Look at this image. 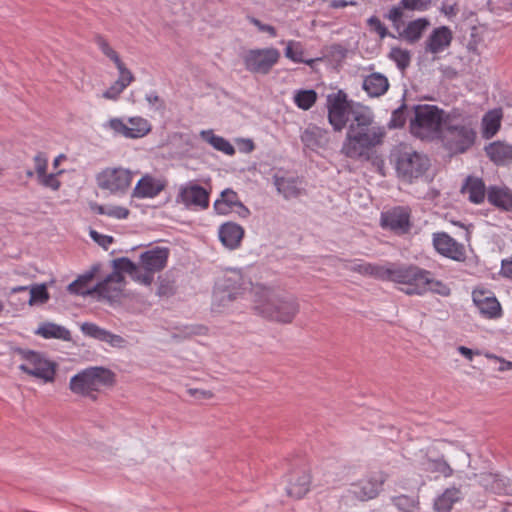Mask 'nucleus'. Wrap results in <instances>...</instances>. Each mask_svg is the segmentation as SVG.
<instances>
[{
  "label": "nucleus",
  "mask_w": 512,
  "mask_h": 512,
  "mask_svg": "<svg viewBox=\"0 0 512 512\" xmlns=\"http://www.w3.org/2000/svg\"><path fill=\"white\" fill-rule=\"evenodd\" d=\"M328 122L335 132L347 127L341 154L356 161H369L384 143L385 127L375 121L372 109L348 99L343 90L327 96Z\"/></svg>",
  "instance_id": "f257e3e1"
},
{
  "label": "nucleus",
  "mask_w": 512,
  "mask_h": 512,
  "mask_svg": "<svg viewBox=\"0 0 512 512\" xmlns=\"http://www.w3.org/2000/svg\"><path fill=\"white\" fill-rule=\"evenodd\" d=\"M254 312L270 321L289 324L299 312L300 306L296 297L279 294L263 286L251 289Z\"/></svg>",
  "instance_id": "f03ea898"
},
{
  "label": "nucleus",
  "mask_w": 512,
  "mask_h": 512,
  "mask_svg": "<svg viewBox=\"0 0 512 512\" xmlns=\"http://www.w3.org/2000/svg\"><path fill=\"white\" fill-rule=\"evenodd\" d=\"M477 119L454 109L445 116L442 141L452 155L470 150L477 139Z\"/></svg>",
  "instance_id": "7ed1b4c3"
},
{
  "label": "nucleus",
  "mask_w": 512,
  "mask_h": 512,
  "mask_svg": "<svg viewBox=\"0 0 512 512\" xmlns=\"http://www.w3.org/2000/svg\"><path fill=\"white\" fill-rule=\"evenodd\" d=\"M115 383L116 375L113 371L103 366H91L71 377L69 389L76 395L96 401V393L114 386Z\"/></svg>",
  "instance_id": "20e7f679"
},
{
  "label": "nucleus",
  "mask_w": 512,
  "mask_h": 512,
  "mask_svg": "<svg viewBox=\"0 0 512 512\" xmlns=\"http://www.w3.org/2000/svg\"><path fill=\"white\" fill-rule=\"evenodd\" d=\"M414 118L410 121L411 132L424 139L434 137L444 128L446 114L437 106L420 104L415 105Z\"/></svg>",
  "instance_id": "39448f33"
},
{
  "label": "nucleus",
  "mask_w": 512,
  "mask_h": 512,
  "mask_svg": "<svg viewBox=\"0 0 512 512\" xmlns=\"http://www.w3.org/2000/svg\"><path fill=\"white\" fill-rule=\"evenodd\" d=\"M388 479V475L383 471L372 472L365 478L359 480L351 485V489H348L346 494L341 496H334L339 504V510L341 509L342 503L345 502L349 497H354L361 502H367L377 498L383 491V486Z\"/></svg>",
  "instance_id": "423d86ee"
},
{
  "label": "nucleus",
  "mask_w": 512,
  "mask_h": 512,
  "mask_svg": "<svg viewBox=\"0 0 512 512\" xmlns=\"http://www.w3.org/2000/svg\"><path fill=\"white\" fill-rule=\"evenodd\" d=\"M427 276H429V270L415 264L395 262L391 282L406 285L407 288L402 289L406 295L422 296L425 294L424 281Z\"/></svg>",
  "instance_id": "0eeeda50"
},
{
  "label": "nucleus",
  "mask_w": 512,
  "mask_h": 512,
  "mask_svg": "<svg viewBox=\"0 0 512 512\" xmlns=\"http://www.w3.org/2000/svg\"><path fill=\"white\" fill-rule=\"evenodd\" d=\"M429 159L413 150H399L395 155V168L399 177L411 182L421 177L429 168Z\"/></svg>",
  "instance_id": "6e6552de"
},
{
  "label": "nucleus",
  "mask_w": 512,
  "mask_h": 512,
  "mask_svg": "<svg viewBox=\"0 0 512 512\" xmlns=\"http://www.w3.org/2000/svg\"><path fill=\"white\" fill-rule=\"evenodd\" d=\"M15 352L27 362L19 366L21 371L45 382H52L54 380L55 364L45 359L41 353L22 348H16Z\"/></svg>",
  "instance_id": "1a4fd4ad"
},
{
  "label": "nucleus",
  "mask_w": 512,
  "mask_h": 512,
  "mask_svg": "<svg viewBox=\"0 0 512 512\" xmlns=\"http://www.w3.org/2000/svg\"><path fill=\"white\" fill-rule=\"evenodd\" d=\"M280 52L274 47L250 49L242 55L245 69L253 74L267 75L280 59Z\"/></svg>",
  "instance_id": "9d476101"
},
{
  "label": "nucleus",
  "mask_w": 512,
  "mask_h": 512,
  "mask_svg": "<svg viewBox=\"0 0 512 512\" xmlns=\"http://www.w3.org/2000/svg\"><path fill=\"white\" fill-rule=\"evenodd\" d=\"M133 174L130 170L121 167L106 168L96 176L100 189L108 190L111 194L122 195L130 188Z\"/></svg>",
  "instance_id": "9b49d317"
},
{
  "label": "nucleus",
  "mask_w": 512,
  "mask_h": 512,
  "mask_svg": "<svg viewBox=\"0 0 512 512\" xmlns=\"http://www.w3.org/2000/svg\"><path fill=\"white\" fill-rule=\"evenodd\" d=\"M210 193L207 189L194 181L181 185L176 196V202L186 208L197 207L207 209L209 207Z\"/></svg>",
  "instance_id": "f8f14e48"
},
{
  "label": "nucleus",
  "mask_w": 512,
  "mask_h": 512,
  "mask_svg": "<svg viewBox=\"0 0 512 512\" xmlns=\"http://www.w3.org/2000/svg\"><path fill=\"white\" fill-rule=\"evenodd\" d=\"M433 246L435 250L444 257L460 262L466 259L464 245L458 243L446 232L433 234Z\"/></svg>",
  "instance_id": "ddd939ff"
},
{
  "label": "nucleus",
  "mask_w": 512,
  "mask_h": 512,
  "mask_svg": "<svg viewBox=\"0 0 512 512\" xmlns=\"http://www.w3.org/2000/svg\"><path fill=\"white\" fill-rule=\"evenodd\" d=\"M381 226L399 234L407 233L411 227L410 213L404 207H394L381 214Z\"/></svg>",
  "instance_id": "4468645a"
},
{
  "label": "nucleus",
  "mask_w": 512,
  "mask_h": 512,
  "mask_svg": "<svg viewBox=\"0 0 512 512\" xmlns=\"http://www.w3.org/2000/svg\"><path fill=\"white\" fill-rule=\"evenodd\" d=\"M169 254L170 250L167 247H153L140 255V265L155 274L166 267Z\"/></svg>",
  "instance_id": "2eb2a0df"
},
{
  "label": "nucleus",
  "mask_w": 512,
  "mask_h": 512,
  "mask_svg": "<svg viewBox=\"0 0 512 512\" xmlns=\"http://www.w3.org/2000/svg\"><path fill=\"white\" fill-rule=\"evenodd\" d=\"M80 329L85 336L108 343L112 347L122 348L126 344V340L122 336L113 334L95 323L84 322Z\"/></svg>",
  "instance_id": "dca6fc26"
},
{
  "label": "nucleus",
  "mask_w": 512,
  "mask_h": 512,
  "mask_svg": "<svg viewBox=\"0 0 512 512\" xmlns=\"http://www.w3.org/2000/svg\"><path fill=\"white\" fill-rule=\"evenodd\" d=\"M434 450L427 448L426 451L421 450L423 454L419 460V465L422 470L430 473H440L444 477L453 475V469L443 457H435Z\"/></svg>",
  "instance_id": "f3484780"
},
{
  "label": "nucleus",
  "mask_w": 512,
  "mask_h": 512,
  "mask_svg": "<svg viewBox=\"0 0 512 512\" xmlns=\"http://www.w3.org/2000/svg\"><path fill=\"white\" fill-rule=\"evenodd\" d=\"M123 281V274L112 272L92 287L93 294L96 293L102 298L112 300L120 295L122 290L120 285Z\"/></svg>",
  "instance_id": "a211bd4d"
},
{
  "label": "nucleus",
  "mask_w": 512,
  "mask_h": 512,
  "mask_svg": "<svg viewBox=\"0 0 512 512\" xmlns=\"http://www.w3.org/2000/svg\"><path fill=\"white\" fill-rule=\"evenodd\" d=\"M302 143L309 149H326L330 143L328 130L316 125H309L300 136Z\"/></svg>",
  "instance_id": "6ab92c4d"
},
{
  "label": "nucleus",
  "mask_w": 512,
  "mask_h": 512,
  "mask_svg": "<svg viewBox=\"0 0 512 512\" xmlns=\"http://www.w3.org/2000/svg\"><path fill=\"white\" fill-rule=\"evenodd\" d=\"M487 157L497 166H507L512 163V144L505 141H494L484 147Z\"/></svg>",
  "instance_id": "aec40b11"
},
{
  "label": "nucleus",
  "mask_w": 512,
  "mask_h": 512,
  "mask_svg": "<svg viewBox=\"0 0 512 512\" xmlns=\"http://www.w3.org/2000/svg\"><path fill=\"white\" fill-rule=\"evenodd\" d=\"M453 39L452 31L447 26L435 28L425 42V51L438 54L450 46Z\"/></svg>",
  "instance_id": "412c9836"
},
{
  "label": "nucleus",
  "mask_w": 512,
  "mask_h": 512,
  "mask_svg": "<svg viewBox=\"0 0 512 512\" xmlns=\"http://www.w3.org/2000/svg\"><path fill=\"white\" fill-rule=\"evenodd\" d=\"M165 182L151 175H144L133 189L132 196L136 198H154L165 189Z\"/></svg>",
  "instance_id": "4be33fe9"
},
{
  "label": "nucleus",
  "mask_w": 512,
  "mask_h": 512,
  "mask_svg": "<svg viewBox=\"0 0 512 512\" xmlns=\"http://www.w3.org/2000/svg\"><path fill=\"white\" fill-rule=\"evenodd\" d=\"M310 484L311 476L308 472H295L291 475L286 488L287 495L294 499H301L309 492Z\"/></svg>",
  "instance_id": "5701e85b"
},
{
  "label": "nucleus",
  "mask_w": 512,
  "mask_h": 512,
  "mask_svg": "<svg viewBox=\"0 0 512 512\" xmlns=\"http://www.w3.org/2000/svg\"><path fill=\"white\" fill-rule=\"evenodd\" d=\"M243 236L244 229L234 222H226L219 228V239L229 249L239 247Z\"/></svg>",
  "instance_id": "b1692460"
},
{
  "label": "nucleus",
  "mask_w": 512,
  "mask_h": 512,
  "mask_svg": "<svg viewBox=\"0 0 512 512\" xmlns=\"http://www.w3.org/2000/svg\"><path fill=\"white\" fill-rule=\"evenodd\" d=\"M487 200L502 211L512 212V191L507 187L490 186L487 190Z\"/></svg>",
  "instance_id": "393cba45"
},
{
  "label": "nucleus",
  "mask_w": 512,
  "mask_h": 512,
  "mask_svg": "<svg viewBox=\"0 0 512 512\" xmlns=\"http://www.w3.org/2000/svg\"><path fill=\"white\" fill-rule=\"evenodd\" d=\"M362 88L369 97H380L389 89V81L385 75L374 72L364 78Z\"/></svg>",
  "instance_id": "a878e982"
},
{
  "label": "nucleus",
  "mask_w": 512,
  "mask_h": 512,
  "mask_svg": "<svg viewBox=\"0 0 512 512\" xmlns=\"http://www.w3.org/2000/svg\"><path fill=\"white\" fill-rule=\"evenodd\" d=\"M473 301L480 313L487 318H499L502 314L501 305L494 296H485L482 292L480 294L474 293Z\"/></svg>",
  "instance_id": "bb28decb"
},
{
  "label": "nucleus",
  "mask_w": 512,
  "mask_h": 512,
  "mask_svg": "<svg viewBox=\"0 0 512 512\" xmlns=\"http://www.w3.org/2000/svg\"><path fill=\"white\" fill-rule=\"evenodd\" d=\"M430 22L426 18H418L410 21L407 26L399 32V38L410 44L416 43L421 39L424 31L428 28Z\"/></svg>",
  "instance_id": "cd10ccee"
},
{
  "label": "nucleus",
  "mask_w": 512,
  "mask_h": 512,
  "mask_svg": "<svg viewBox=\"0 0 512 512\" xmlns=\"http://www.w3.org/2000/svg\"><path fill=\"white\" fill-rule=\"evenodd\" d=\"M462 192L468 194L470 202L480 204L484 201L486 195L484 181L478 177L468 176L465 184L462 186Z\"/></svg>",
  "instance_id": "c85d7f7f"
},
{
  "label": "nucleus",
  "mask_w": 512,
  "mask_h": 512,
  "mask_svg": "<svg viewBox=\"0 0 512 512\" xmlns=\"http://www.w3.org/2000/svg\"><path fill=\"white\" fill-rule=\"evenodd\" d=\"M502 110L493 109L488 111L482 118V136L485 139L494 137L501 127Z\"/></svg>",
  "instance_id": "c756f323"
},
{
  "label": "nucleus",
  "mask_w": 512,
  "mask_h": 512,
  "mask_svg": "<svg viewBox=\"0 0 512 512\" xmlns=\"http://www.w3.org/2000/svg\"><path fill=\"white\" fill-rule=\"evenodd\" d=\"M463 498L460 488H447L440 496L435 499L434 508L438 512H450L453 505Z\"/></svg>",
  "instance_id": "7c9ffc66"
},
{
  "label": "nucleus",
  "mask_w": 512,
  "mask_h": 512,
  "mask_svg": "<svg viewBox=\"0 0 512 512\" xmlns=\"http://www.w3.org/2000/svg\"><path fill=\"white\" fill-rule=\"evenodd\" d=\"M36 335H40L45 339H60L63 341L71 340V333L65 327L52 322H45L41 324L35 331Z\"/></svg>",
  "instance_id": "2f4dec72"
},
{
  "label": "nucleus",
  "mask_w": 512,
  "mask_h": 512,
  "mask_svg": "<svg viewBox=\"0 0 512 512\" xmlns=\"http://www.w3.org/2000/svg\"><path fill=\"white\" fill-rule=\"evenodd\" d=\"M274 185L277 191L287 200L299 197L304 191L298 186L295 178L274 177Z\"/></svg>",
  "instance_id": "473e14b6"
},
{
  "label": "nucleus",
  "mask_w": 512,
  "mask_h": 512,
  "mask_svg": "<svg viewBox=\"0 0 512 512\" xmlns=\"http://www.w3.org/2000/svg\"><path fill=\"white\" fill-rule=\"evenodd\" d=\"M226 284L223 287H219L214 292V300L221 306H227L229 303L238 299L243 294L241 287H233L230 289L231 278L226 279Z\"/></svg>",
  "instance_id": "72a5a7b5"
},
{
  "label": "nucleus",
  "mask_w": 512,
  "mask_h": 512,
  "mask_svg": "<svg viewBox=\"0 0 512 512\" xmlns=\"http://www.w3.org/2000/svg\"><path fill=\"white\" fill-rule=\"evenodd\" d=\"M96 268L92 271L86 272L85 274L79 276L76 280L70 283L67 287V290L70 294L79 295V296H88L92 295V288H89V283L93 280L95 276Z\"/></svg>",
  "instance_id": "f704fd0d"
},
{
  "label": "nucleus",
  "mask_w": 512,
  "mask_h": 512,
  "mask_svg": "<svg viewBox=\"0 0 512 512\" xmlns=\"http://www.w3.org/2000/svg\"><path fill=\"white\" fill-rule=\"evenodd\" d=\"M201 137L214 149L223 152L226 155L233 156L236 152L235 148L228 140L224 137L215 135L212 130L202 131Z\"/></svg>",
  "instance_id": "c9c22d12"
},
{
  "label": "nucleus",
  "mask_w": 512,
  "mask_h": 512,
  "mask_svg": "<svg viewBox=\"0 0 512 512\" xmlns=\"http://www.w3.org/2000/svg\"><path fill=\"white\" fill-rule=\"evenodd\" d=\"M394 264L395 262H387L385 265L371 263L368 276L380 281H392Z\"/></svg>",
  "instance_id": "e433bc0d"
},
{
  "label": "nucleus",
  "mask_w": 512,
  "mask_h": 512,
  "mask_svg": "<svg viewBox=\"0 0 512 512\" xmlns=\"http://www.w3.org/2000/svg\"><path fill=\"white\" fill-rule=\"evenodd\" d=\"M433 273L429 271V276L426 277L424 281L425 293L432 292L434 294L440 295L442 297H448L451 294L450 287L442 282L441 280H436L433 277Z\"/></svg>",
  "instance_id": "4c0bfd02"
},
{
  "label": "nucleus",
  "mask_w": 512,
  "mask_h": 512,
  "mask_svg": "<svg viewBox=\"0 0 512 512\" xmlns=\"http://www.w3.org/2000/svg\"><path fill=\"white\" fill-rule=\"evenodd\" d=\"M50 296L45 283L36 284L29 289V305L44 304L49 300Z\"/></svg>",
  "instance_id": "58836bf2"
},
{
  "label": "nucleus",
  "mask_w": 512,
  "mask_h": 512,
  "mask_svg": "<svg viewBox=\"0 0 512 512\" xmlns=\"http://www.w3.org/2000/svg\"><path fill=\"white\" fill-rule=\"evenodd\" d=\"M295 104L303 109H310L317 101V93L313 89L299 90L294 96Z\"/></svg>",
  "instance_id": "ea45409f"
},
{
  "label": "nucleus",
  "mask_w": 512,
  "mask_h": 512,
  "mask_svg": "<svg viewBox=\"0 0 512 512\" xmlns=\"http://www.w3.org/2000/svg\"><path fill=\"white\" fill-rule=\"evenodd\" d=\"M129 124V128L131 129L132 133V139L143 137L151 130L150 123L142 117L130 118Z\"/></svg>",
  "instance_id": "a19ab883"
},
{
  "label": "nucleus",
  "mask_w": 512,
  "mask_h": 512,
  "mask_svg": "<svg viewBox=\"0 0 512 512\" xmlns=\"http://www.w3.org/2000/svg\"><path fill=\"white\" fill-rule=\"evenodd\" d=\"M392 502L401 512H415L419 505L416 498L408 495L392 497Z\"/></svg>",
  "instance_id": "79ce46f5"
},
{
  "label": "nucleus",
  "mask_w": 512,
  "mask_h": 512,
  "mask_svg": "<svg viewBox=\"0 0 512 512\" xmlns=\"http://www.w3.org/2000/svg\"><path fill=\"white\" fill-rule=\"evenodd\" d=\"M389 57L396 63L397 67L402 71L405 70L410 65L411 55L408 50H404L399 47H394L391 49Z\"/></svg>",
  "instance_id": "37998d69"
},
{
  "label": "nucleus",
  "mask_w": 512,
  "mask_h": 512,
  "mask_svg": "<svg viewBox=\"0 0 512 512\" xmlns=\"http://www.w3.org/2000/svg\"><path fill=\"white\" fill-rule=\"evenodd\" d=\"M94 42L98 45L102 53L108 57L114 64L119 62L120 57L116 51H114L108 41L100 34L94 36Z\"/></svg>",
  "instance_id": "c03bdc74"
},
{
  "label": "nucleus",
  "mask_w": 512,
  "mask_h": 512,
  "mask_svg": "<svg viewBox=\"0 0 512 512\" xmlns=\"http://www.w3.org/2000/svg\"><path fill=\"white\" fill-rule=\"evenodd\" d=\"M303 48L300 42L297 41H289L287 43L286 49H285V56L289 58L290 60L301 63L304 62L303 59Z\"/></svg>",
  "instance_id": "a18cd8bd"
},
{
  "label": "nucleus",
  "mask_w": 512,
  "mask_h": 512,
  "mask_svg": "<svg viewBox=\"0 0 512 512\" xmlns=\"http://www.w3.org/2000/svg\"><path fill=\"white\" fill-rule=\"evenodd\" d=\"M367 25L369 26L370 30L377 33L381 39H384L385 37H396L394 34L388 31L386 26L377 16H371L368 18Z\"/></svg>",
  "instance_id": "49530a36"
},
{
  "label": "nucleus",
  "mask_w": 512,
  "mask_h": 512,
  "mask_svg": "<svg viewBox=\"0 0 512 512\" xmlns=\"http://www.w3.org/2000/svg\"><path fill=\"white\" fill-rule=\"evenodd\" d=\"M112 264L115 269L113 272H119L121 274L123 272H125V273L129 274L130 276L132 275V273L136 272L137 265L127 257H121V258L114 259L112 261Z\"/></svg>",
  "instance_id": "de8ad7c7"
},
{
  "label": "nucleus",
  "mask_w": 512,
  "mask_h": 512,
  "mask_svg": "<svg viewBox=\"0 0 512 512\" xmlns=\"http://www.w3.org/2000/svg\"><path fill=\"white\" fill-rule=\"evenodd\" d=\"M406 104H402L400 107L392 112L391 119L389 121V128H402L406 123Z\"/></svg>",
  "instance_id": "09e8293b"
},
{
  "label": "nucleus",
  "mask_w": 512,
  "mask_h": 512,
  "mask_svg": "<svg viewBox=\"0 0 512 512\" xmlns=\"http://www.w3.org/2000/svg\"><path fill=\"white\" fill-rule=\"evenodd\" d=\"M36 177L41 186L50 188L53 191H57L61 186V182L58 180L57 174L55 173L47 174V172H45Z\"/></svg>",
  "instance_id": "8fccbe9b"
},
{
  "label": "nucleus",
  "mask_w": 512,
  "mask_h": 512,
  "mask_svg": "<svg viewBox=\"0 0 512 512\" xmlns=\"http://www.w3.org/2000/svg\"><path fill=\"white\" fill-rule=\"evenodd\" d=\"M115 65L119 71V77L116 81L120 84H123L124 87L129 86L134 81V75L125 66L121 59L119 60V62H116Z\"/></svg>",
  "instance_id": "3c124183"
},
{
  "label": "nucleus",
  "mask_w": 512,
  "mask_h": 512,
  "mask_svg": "<svg viewBox=\"0 0 512 512\" xmlns=\"http://www.w3.org/2000/svg\"><path fill=\"white\" fill-rule=\"evenodd\" d=\"M131 277L143 285H150L154 280V274L151 271L145 270L142 266H136V272L132 273Z\"/></svg>",
  "instance_id": "603ef678"
},
{
  "label": "nucleus",
  "mask_w": 512,
  "mask_h": 512,
  "mask_svg": "<svg viewBox=\"0 0 512 512\" xmlns=\"http://www.w3.org/2000/svg\"><path fill=\"white\" fill-rule=\"evenodd\" d=\"M109 127L117 134H121L126 138L132 139L131 129L121 119H118V118L111 119L109 121Z\"/></svg>",
  "instance_id": "864d4df0"
},
{
  "label": "nucleus",
  "mask_w": 512,
  "mask_h": 512,
  "mask_svg": "<svg viewBox=\"0 0 512 512\" xmlns=\"http://www.w3.org/2000/svg\"><path fill=\"white\" fill-rule=\"evenodd\" d=\"M401 5L407 10L425 11L430 5V0H401Z\"/></svg>",
  "instance_id": "5fc2aeb1"
},
{
  "label": "nucleus",
  "mask_w": 512,
  "mask_h": 512,
  "mask_svg": "<svg viewBox=\"0 0 512 512\" xmlns=\"http://www.w3.org/2000/svg\"><path fill=\"white\" fill-rule=\"evenodd\" d=\"M482 481L485 486H487L488 483H491V490L495 493H502L504 490L502 480L499 479V476L496 474H488L482 477Z\"/></svg>",
  "instance_id": "6e6d98bb"
},
{
  "label": "nucleus",
  "mask_w": 512,
  "mask_h": 512,
  "mask_svg": "<svg viewBox=\"0 0 512 512\" xmlns=\"http://www.w3.org/2000/svg\"><path fill=\"white\" fill-rule=\"evenodd\" d=\"M126 89L123 84L115 81L104 93L103 97L110 100H116L119 95Z\"/></svg>",
  "instance_id": "4d7b16f0"
},
{
  "label": "nucleus",
  "mask_w": 512,
  "mask_h": 512,
  "mask_svg": "<svg viewBox=\"0 0 512 512\" xmlns=\"http://www.w3.org/2000/svg\"><path fill=\"white\" fill-rule=\"evenodd\" d=\"M484 356L487 358V359H490V360H494L496 362L499 363V367L497 368V370L499 372H505V371H509L512 369V362L511 361H508L502 357H499L495 354H492V353H489V352H486L484 353Z\"/></svg>",
  "instance_id": "13d9d810"
},
{
  "label": "nucleus",
  "mask_w": 512,
  "mask_h": 512,
  "mask_svg": "<svg viewBox=\"0 0 512 512\" xmlns=\"http://www.w3.org/2000/svg\"><path fill=\"white\" fill-rule=\"evenodd\" d=\"M220 198L233 208L240 202L238 194L230 188L223 190Z\"/></svg>",
  "instance_id": "bf43d9fd"
},
{
  "label": "nucleus",
  "mask_w": 512,
  "mask_h": 512,
  "mask_svg": "<svg viewBox=\"0 0 512 512\" xmlns=\"http://www.w3.org/2000/svg\"><path fill=\"white\" fill-rule=\"evenodd\" d=\"M36 176L47 171V158L44 153L39 152L34 157Z\"/></svg>",
  "instance_id": "052dcab7"
},
{
  "label": "nucleus",
  "mask_w": 512,
  "mask_h": 512,
  "mask_svg": "<svg viewBox=\"0 0 512 512\" xmlns=\"http://www.w3.org/2000/svg\"><path fill=\"white\" fill-rule=\"evenodd\" d=\"M130 214V211L122 206H112L107 208V214L110 217L116 219H126Z\"/></svg>",
  "instance_id": "680f3d73"
},
{
  "label": "nucleus",
  "mask_w": 512,
  "mask_h": 512,
  "mask_svg": "<svg viewBox=\"0 0 512 512\" xmlns=\"http://www.w3.org/2000/svg\"><path fill=\"white\" fill-rule=\"evenodd\" d=\"M371 263L368 262H351L350 266H346V268L352 272L359 273L363 276H368L369 267Z\"/></svg>",
  "instance_id": "e2e57ef3"
},
{
  "label": "nucleus",
  "mask_w": 512,
  "mask_h": 512,
  "mask_svg": "<svg viewBox=\"0 0 512 512\" xmlns=\"http://www.w3.org/2000/svg\"><path fill=\"white\" fill-rule=\"evenodd\" d=\"M403 9H405V8L402 7L401 2H400L398 6L392 7L389 10L388 14L385 15V17L392 22H401L402 17H403Z\"/></svg>",
  "instance_id": "0e129e2a"
},
{
  "label": "nucleus",
  "mask_w": 512,
  "mask_h": 512,
  "mask_svg": "<svg viewBox=\"0 0 512 512\" xmlns=\"http://www.w3.org/2000/svg\"><path fill=\"white\" fill-rule=\"evenodd\" d=\"M214 210L219 215H227L230 212L233 211V207L228 205L225 201H223L221 198L217 199L214 202Z\"/></svg>",
  "instance_id": "69168bd1"
},
{
  "label": "nucleus",
  "mask_w": 512,
  "mask_h": 512,
  "mask_svg": "<svg viewBox=\"0 0 512 512\" xmlns=\"http://www.w3.org/2000/svg\"><path fill=\"white\" fill-rule=\"evenodd\" d=\"M146 100L149 103V105L155 107L157 110H164L165 109V102L163 99H161L157 93L153 92L146 95Z\"/></svg>",
  "instance_id": "338daca9"
},
{
  "label": "nucleus",
  "mask_w": 512,
  "mask_h": 512,
  "mask_svg": "<svg viewBox=\"0 0 512 512\" xmlns=\"http://www.w3.org/2000/svg\"><path fill=\"white\" fill-rule=\"evenodd\" d=\"M501 274L508 279H512V257L502 260Z\"/></svg>",
  "instance_id": "774afa93"
}]
</instances>
